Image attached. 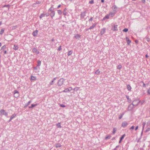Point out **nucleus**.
<instances>
[{
	"label": "nucleus",
	"mask_w": 150,
	"mask_h": 150,
	"mask_svg": "<svg viewBox=\"0 0 150 150\" xmlns=\"http://www.w3.org/2000/svg\"><path fill=\"white\" fill-rule=\"evenodd\" d=\"M124 113H122V114H121V115H120L119 117V119H121L123 115H124Z\"/></svg>",
	"instance_id": "obj_44"
},
{
	"label": "nucleus",
	"mask_w": 150,
	"mask_h": 150,
	"mask_svg": "<svg viewBox=\"0 0 150 150\" xmlns=\"http://www.w3.org/2000/svg\"><path fill=\"white\" fill-rule=\"evenodd\" d=\"M105 28H103L101 30L100 32V34L101 35H103L105 33Z\"/></svg>",
	"instance_id": "obj_13"
},
{
	"label": "nucleus",
	"mask_w": 150,
	"mask_h": 150,
	"mask_svg": "<svg viewBox=\"0 0 150 150\" xmlns=\"http://www.w3.org/2000/svg\"><path fill=\"white\" fill-rule=\"evenodd\" d=\"M45 15H46L47 16H49V13H46L45 14Z\"/></svg>",
	"instance_id": "obj_56"
},
{
	"label": "nucleus",
	"mask_w": 150,
	"mask_h": 150,
	"mask_svg": "<svg viewBox=\"0 0 150 150\" xmlns=\"http://www.w3.org/2000/svg\"><path fill=\"white\" fill-rule=\"evenodd\" d=\"M122 66L120 65H119L117 67V68L119 69H120L122 68Z\"/></svg>",
	"instance_id": "obj_40"
},
{
	"label": "nucleus",
	"mask_w": 150,
	"mask_h": 150,
	"mask_svg": "<svg viewBox=\"0 0 150 150\" xmlns=\"http://www.w3.org/2000/svg\"><path fill=\"white\" fill-rule=\"evenodd\" d=\"M61 146V145L60 144H57L56 145V148L60 147Z\"/></svg>",
	"instance_id": "obj_25"
},
{
	"label": "nucleus",
	"mask_w": 150,
	"mask_h": 150,
	"mask_svg": "<svg viewBox=\"0 0 150 150\" xmlns=\"http://www.w3.org/2000/svg\"><path fill=\"white\" fill-rule=\"evenodd\" d=\"M72 53V51H69L67 55L68 56H70L71 55Z\"/></svg>",
	"instance_id": "obj_28"
},
{
	"label": "nucleus",
	"mask_w": 150,
	"mask_h": 150,
	"mask_svg": "<svg viewBox=\"0 0 150 150\" xmlns=\"http://www.w3.org/2000/svg\"><path fill=\"white\" fill-rule=\"evenodd\" d=\"M127 88L128 91H130L131 89V87L130 85H128L127 86Z\"/></svg>",
	"instance_id": "obj_24"
},
{
	"label": "nucleus",
	"mask_w": 150,
	"mask_h": 150,
	"mask_svg": "<svg viewBox=\"0 0 150 150\" xmlns=\"http://www.w3.org/2000/svg\"><path fill=\"white\" fill-rule=\"evenodd\" d=\"M135 42L136 43H137L138 42V41L137 40H136L135 41Z\"/></svg>",
	"instance_id": "obj_62"
},
{
	"label": "nucleus",
	"mask_w": 150,
	"mask_h": 150,
	"mask_svg": "<svg viewBox=\"0 0 150 150\" xmlns=\"http://www.w3.org/2000/svg\"><path fill=\"white\" fill-rule=\"evenodd\" d=\"M117 27V25H114L113 27V28L112 29V30L113 31H117L118 30Z\"/></svg>",
	"instance_id": "obj_10"
},
{
	"label": "nucleus",
	"mask_w": 150,
	"mask_h": 150,
	"mask_svg": "<svg viewBox=\"0 0 150 150\" xmlns=\"http://www.w3.org/2000/svg\"><path fill=\"white\" fill-rule=\"evenodd\" d=\"M6 112V111L5 110H4L3 109H1L0 110V115H4Z\"/></svg>",
	"instance_id": "obj_8"
},
{
	"label": "nucleus",
	"mask_w": 150,
	"mask_h": 150,
	"mask_svg": "<svg viewBox=\"0 0 150 150\" xmlns=\"http://www.w3.org/2000/svg\"><path fill=\"white\" fill-rule=\"evenodd\" d=\"M134 106L132 104H131L129 106L128 108V110H131L133 108Z\"/></svg>",
	"instance_id": "obj_6"
},
{
	"label": "nucleus",
	"mask_w": 150,
	"mask_h": 150,
	"mask_svg": "<svg viewBox=\"0 0 150 150\" xmlns=\"http://www.w3.org/2000/svg\"><path fill=\"white\" fill-rule=\"evenodd\" d=\"M38 30H36L35 31L33 32L32 33V35L34 36H36L38 34Z\"/></svg>",
	"instance_id": "obj_9"
},
{
	"label": "nucleus",
	"mask_w": 150,
	"mask_h": 150,
	"mask_svg": "<svg viewBox=\"0 0 150 150\" xmlns=\"http://www.w3.org/2000/svg\"><path fill=\"white\" fill-rule=\"evenodd\" d=\"M60 106L63 108L65 107V106L63 104H60Z\"/></svg>",
	"instance_id": "obj_46"
},
{
	"label": "nucleus",
	"mask_w": 150,
	"mask_h": 150,
	"mask_svg": "<svg viewBox=\"0 0 150 150\" xmlns=\"http://www.w3.org/2000/svg\"><path fill=\"white\" fill-rule=\"evenodd\" d=\"M100 73V71L98 70H97L95 72V73L96 74H98Z\"/></svg>",
	"instance_id": "obj_41"
},
{
	"label": "nucleus",
	"mask_w": 150,
	"mask_h": 150,
	"mask_svg": "<svg viewBox=\"0 0 150 150\" xmlns=\"http://www.w3.org/2000/svg\"><path fill=\"white\" fill-rule=\"evenodd\" d=\"M139 103V101L138 100H134L132 103V104L134 106L137 105Z\"/></svg>",
	"instance_id": "obj_3"
},
{
	"label": "nucleus",
	"mask_w": 150,
	"mask_h": 150,
	"mask_svg": "<svg viewBox=\"0 0 150 150\" xmlns=\"http://www.w3.org/2000/svg\"><path fill=\"white\" fill-rule=\"evenodd\" d=\"M45 16V14H44L43 13H42L41 14V15L40 16V18H42V17H44Z\"/></svg>",
	"instance_id": "obj_36"
},
{
	"label": "nucleus",
	"mask_w": 150,
	"mask_h": 150,
	"mask_svg": "<svg viewBox=\"0 0 150 150\" xmlns=\"http://www.w3.org/2000/svg\"><path fill=\"white\" fill-rule=\"evenodd\" d=\"M18 92L17 90H15L14 91V97L17 98L19 96Z\"/></svg>",
	"instance_id": "obj_5"
},
{
	"label": "nucleus",
	"mask_w": 150,
	"mask_h": 150,
	"mask_svg": "<svg viewBox=\"0 0 150 150\" xmlns=\"http://www.w3.org/2000/svg\"><path fill=\"white\" fill-rule=\"evenodd\" d=\"M67 10V9L66 8H65L64 10V11H63V14L64 15H67V12L66 11Z\"/></svg>",
	"instance_id": "obj_19"
},
{
	"label": "nucleus",
	"mask_w": 150,
	"mask_h": 150,
	"mask_svg": "<svg viewBox=\"0 0 150 150\" xmlns=\"http://www.w3.org/2000/svg\"><path fill=\"white\" fill-rule=\"evenodd\" d=\"M55 14V13L54 11H52L51 13L50 16L52 18L54 16Z\"/></svg>",
	"instance_id": "obj_12"
},
{
	"label": "nucleus",
	"mask_w": 150,
	"mask_h": 150,
	"mask_svg": "<svg viewBox=\"0 0 150 150\" xmlns=\"http://www.w3.org/2000/svg\"><path fill=\"white\" fill-rule=\"evenodd\" d=\"M146 125V122H143L142 123V125H143V128L142 129L143 130L144 127Z\"/></svg>",
	"instance_id": "obj_26"
},
{
	"label": "nucleus",
	"mask_w": 150,
	"mask_h": 150,
	"mask_svg": "<svg viewBox=\"0 0 150 150\" xmlns=\"http://www.w3.org/2000/svg\"><path fill=\"white\" fill-rule=\"evenodd\" d=\"M56 126L58 128H61L62 127V126L60 125V122L56 124Z\"/></svg>",
	"instance_id": "obj_21"
},
{
	"label": "nucleus",
	"mask_w": 150,
	"mask_h": 150,
	"mask_svg": "<svg viewBox=\"0 0 150 150\" xmlns=\"http://www.w3.org/2000/svg\"><path fill=\"white\" fill-rule=\"evenodd\" d=\"M138 128V126H137L135 128V130H137Z\"/></svg>",
	"instance_id": "obj_60"
},
{
	"label": "nucleus",
	"mask_w": 150,
	"mask_h": 150,
	"mask_svg": "<svg viewBox=\"0 0 150 150\" xmlns=\"http://www.w3.org/2000/svg\"><path fill=\"white\" fill-rule=\"evenodd\" d=\"M74 37L76 39H79L80 38V36L79 35L77 34L75 35Z\"/></svg>",
	"instance_id": "obj_18"
},
{
	"label": "nucleus",
	"mask_w": 150,
	"mask_h": 150,
	"mask_svg": "<svg viewBox=\"0 0 150 150\" xmlns=\"http://www.w3.org/2000/svg\"><path fill=\"white\" fill-rule=\"evenodd\" d=\"M134 128V126H132L129 129H133Z\"/></svg>",
	"instance_id": "obj_48"
},
{
	"label": "nucleus",
	"mask_w": 150,
	"mask_h": 150,
	"mask_svg": "<svg viewBox=\"0 0 150 150\" xmlns=\"http://www.w3.org/2000/svg\"><path fill=\"white\" fill-rule=\"evenodd\" d=\"M150 130V128L149 127L147 128V129L145 130V132H146L149 131Z\"/></svg>",
	"instance_id": "obj_42"
},
{
	"label": "nucleus",
	"mask_w": 150,
	"mask_h": 150,
	"mask_svg": "<svg viewBox=\"0 0 150 150\" xmlns=\"http://www.w3.org/2000/svg\"><path fill=\"white\" fill-rule=\"evenodd\" d=\"M38 105V104L36 103L35 104H32L31 106H30L29 107V108H32L33 107H35L36 106H37Z\"/></svg>",
	"instance_id": "obj_14"
},
{
	"label": "nucleus",
	"mask_w": 150,
	"mask_h": 150,
	"mask_svg": "<svg viewBox=\"0 0 150 150\" xmlns=\"http://www.w3.org/2000/svg\"><path fill=\"white\" fill-rule=\"evenodd\" d=\"M119 145H118V146H116V147H115V148L114 149V150H116L119 147Z\"/></svg>",
	"instance_id": "obj_51"
},
{
	"label": "nucleus",
	"mask_w": 150,
	"mask_h": 150,
	"mask_svg": "<svg viewBox=\"0 0 150 150\" xmlns=\"http://www.w3.org/2000/svg\"><path fill=\"white\" fill-rule=\"evenodd\" d=\"M16 115V114H14L13 115H12L10 118L11 119H13L14 117H15Z\"/></svg>",
	"instance_id": "obj_23"
},
{
	"label": "nucleus",
	"mask_w": 150,
	"mask_h": 150,
	"mask_svg": "<svg viewBox=\"0 0 150 150\" xmlns=\"http://www.w3.org/2000/svg\"><path fill=\"white\" fill-rule=\"evenodd\" d=\"M93 17H91L88 20V21L89 22L90 21H92L93 20Z\"/></svg>",
	"instance_id": "obj_47"
},
{
	"label": "nucleus",
	"mask_w": 150,
	"mask_h": 150,
	"mask_svg": "<svg viewBox=\"0 0 150 150\" xmlns=\"http://www.w3.org/2000/svg\"><path fill=\"white\" fill-rule=\"evenodd\" d=\"M109 14L110 16L111 17H112L115 15V12H111V13H110Z\"/></svg>",
	"instance_id": "obj_20"
},
{
	"label": "nucleus",
	"mask_w": 150,
	"mask_h": 150,
	"mask_svg": "<svg viewBox=\"0 0 150 150\" xmlns=\"http://www.w3.org/2000/svg\"><path fill=\"white\" fill-rule=\"evenodd\" d=\"M54 81L53 80L51 81L49 84V86H50L51 85H52L54 84Z\"/></svg>",
	"instance_id": "obj_30"
},
{
	"label": "nucleus",
	"mask_w": 150,
	"mask_h": 150,
	"mask_svg": "<svg viewBox=\"0 0 150 150\" xmlns=\"http://www.w3.org/2000/svg\"><path fill=\"white\" fill-rule=\"evenodd\" d=\"M61 46H60L58 48V51H60L61 50Z\"/></svg>",
	"instance_id": "obj_50"
},
{
	"label": "nucleus",
	"mask_w": 150,
	"mask_h": 150,
	"mask_svg": "<svg viewBox=\"0 0 150 150\" xmlns=\"http://www.w3.org/2000/svg\"><path fill=\"white\" fill-rule=\"evenodd\" d=\"M68 89H69L70 90V91H71L72 88L71 87H69L68 88Z\"/></svg>",
	"instance_id": "obj_55"
},
{
	"label": "nucleus",
	"mask_w": 150,
	"mask_h": 150,
	"mask_svg": "<svg viewBox=\"0 0 150 150\" xmlns=\"http://www.w3.org/2000/svg\"><path fill=\"white\" fill-rule=\"evenodd\" d=\"M146 40L148 42H149L150 41V39L149 38H147L146 39Z\"/></svg>",
	"instance_id": "obj_53"
},
{
	"label": "nucleus",
	"mask_w": 150,
	"mask_h": 150,
	"mask_svg": "<svg viewBox=\"0 0 150 150\" xmlns=\"http://www.w3.org/2000/svg\"><path fill=\"white\" fill-rule=\"evenodd\" d=\"M41 4V1H37L36 2V3H35L34 4H33V5H35V4Z\"/></svg>",
	"instance_id": "obj_37"
},
{
	"label": "nucleus",
	"mask_w": 150,
	"mask_h": 150,
	"mask_svg": "<svg viewBox=\"0 0 150 150\" xmlns=\"http://www.w3.org/2000/svg\"><path fill=\"white\" fill-rule=\"evenodd\" d=\"M97 24L96 23L93 24V25L91 26L89 28V29L90 30L92 29L93 28L96 26Z\"/></svg>",
	"instance_id": "obj_11"
},
{
	"label": "nucleus",
	"mask_w": 150,
	"mask_h": 150,
	"mask_svg": "<svg viewBox=\"0 0 150 150\" xmlns=\"http://www.w3.org/2000/svg\"><path fill=\"white\" fill-rule=\"evenodd\" d=\"M4 115H5L7 117V116L8 115V113L6 112V113L4 114Z\"/></svg>",
	"instance_id": "obj_54"
},
{
	"label": "nucleus",
	"mask_w": 150,
	"mask_h": 150,
	"mask_svg": "<svg viewBox=\"0 0 150 150\" xmlns=\"http://www.w3.org/2000/svg\"><path fill=\"white\" fill-rule=\"evenodd\" d=\"M64 81V79L63 78L60 79L58 81L57 84L58 86H61L63 83Z\"/></svg>",
	"instance_id": "obj_1"
},
{
	"label": "nucleus",
	"mask_w": 150,
	"mask_h": 150,
	"mask_svg": "<svg viewBox=\"0 0 150 150\" xmlns=\"http://www.w3.org/2000/svg\"><path fill=\"white\" fill-rule=\"evenodd\" d=\"M38 65L37 66H40L41 64V61L40 60H38Z\"/></svg>",
	"instance_id": "obj_29"
},
{
	"label": "nucleus",
	"mask_w": 150,
	"mask_h": 150,
	"mask_svg": "<svg viewBox=\"0 0 150 150\" xmlns=\"http://www.w3.org/2000/svg\"><path fill=\"white\" fill-rule=\"evenodd\" d=\"M61 6V5H59L58 6V7H57V8H59Z\"/></svg>",
	"instance_id": "obj_64"
},
{
	"label": "nucleus",
	"mask_w": 150,
	"mask_h": 150,
	"mask_svg": "<svg viewBox=\"0 0 150 150\" xmlns=\"http://www.w3.org/2000/svg\"><path fill=\"white\" fill-rule=\"evenodd\" d=\"M6 47V46L4 45L1 47V49H3Z\"/></svg>",
	"instance_id": "obj_61"
},
{
	"label": "nucleus",
	"mask_w": 150,
	"mask_h": 150,
	"mask_svg": "<svg viewBox=\"0 0 150 150\" xmlns=\"http://www.w3.org/2000/svg\"><path fill=\"white\" fill-rule=\"evenodd\" d=\"M109 15H106L103 18V20H105L107 19H108L109 18Z\"/></svg>",
	"instance_id": "obj_15"
},
{
	"label": "nucleus",
	"mask_w": 150,
	"mask_h": 150,
	"mask_svg": "<svg viewBox=\"0 0 150 150\" xmlns=\"http://www.w3.org/2000/svg\"><path fill=\"white\" fill-rule=\"evenodd\" d=\"M142 82L143 83V87H145V84L142 81Z\"/></svg>",
	"instance_id": "obj_58"
},
{
	"label": "nucleus",
	"mask_w": 150,
	"mask_h": 150,
	"mask_svg": "<svg viewBox=\"0 0 150 150\" xmlns=\"http://www.w3.org/2000/svg\"><path fill=\"white\" fill-rule=\"evenodd\" d=\"M142 2L144 3L145 2V0H142Z\"/></svg>",
	"instance_id": "obj_63"
},
{
	"label": "nucleus",
	"mask_w": 150,
	"mask_h": 150,
	"mask_svg": "<svg viewBox=\"0 0 150 150\" xmlns=\"http://www.w3.org/2000/svg\"><path fill=\"white\" fill-rule=\"evenodd\" d=\"M33 52L37 54H38L39 53V51L37 50V49L35 48H34L32 50Z\"/></svg>",
	"instance_id": "obj_7"
},
{
	"label": "nucleus",
	"mask_w": 150,
	"mask_h": 150,
	"mask_svg": "<svg viewBox=\"0 0 150 150\" xmlns=\"http://www.w3.org/2000/svg\"><path fill=\"white\" fill-rule=\"evenodd\" d=\"M79 88L78 87H76L74 89V91H77L79 89Z\"/></svg>",
	"instance_id": "obj_35"
},
{
	"label": "nucleus",
	"mask_w": 150,
	"mask_h": 150,
	"mask_svg": "<svg viewBox=\"0 0 150 150\" xmlns=\"http://www.w3.org/2000/svg\"><path fill=\"white\" fill-rule=\"evenodd\" d=\"M18 47L17 45H14V47H13V49L15 50H18Z\"/></svg>",
	"instance_id": "obj_31"
},
{
	"label": "nucleus",
	"mask_w": 150,
	"mask_h": 150,
	"mask_svg": "<svg viewBox=\"0 0 150 150\" xmlns=\"http://www.w3.org/2000/svg\"><path fill=\"white\" fill-rule=\"evenodd\" d=\"M31 80H33V81H35L36 80V78L33 76H31Z\"/></svg>",
	"instance_id": "obj_17"
},
{
	"label": "nucleus",
	"mask_w": 150,
	"mask_h": 150,
	"mask_svg": "<svg viewBox=\"0 0 150 150\" xmlns=\"http://www.w3.org/2000/svg\"><path fill=\"white\" fill-rule=\"evenodd\" d=\"M38 67L37 66L35 67H34V69L35 70H37L38 69Z\"/></svg>",
	"instance_id": "obj_57"
},
{
	"label": "nucleus",
	"mask_w": 150,
	"mask_h": 150,
	"mask_svg": "<svg viewBox=\"0 0 150 150\" xmlns=\"http://www.w3.org/2000/svg\"><path fill=\"white\" fill-rule=\"evenodd\" d=\"M116 131V129L115 128H113V130H112V134H115V132Z\"/></svg>",
	"instance_id": "obj_39"
},
{
	"label": "nucleus",
	"mask_w": 150,
	"mask_h": 150,
	"mask_svg": "<svg viewBox=\"0 0 150 150\" xmlns=\"http://www.w3.org/2000/svg\"><path fill=\"white\" fill-rule=\"evenodd\" d=\"M126 40L127 41V43L128 45H129L131 42V40L129 39L128 37L126 38Z\"/></svg>",
	"instance_id": "obj_16"
},
{
	"label": "nucleus",
	"mask_w": 150,
	"mask_h": 150,
	"mask_svg": "<svg viewBox=\"0 0 150 150\" xmlns=\"http://www.w3.org/2000/svg\"><path fill=\"white\" fill-rule=\"evenodd\" d=\"M128 29L126 28H125L124 29H123V31L124 32H126L128 31Z\"/></svg>",
	"instance_id": "obj_38"
},
{
	"label": "nucleus",
	"mask_w": 150,
	"mask_h": 150,
	"mask_svg": "<svg viewBox=\"0 0 150 150\" xmlns=\"http://www.w3.org/2000/svg\"><path fill=\"white\" fill-rule=\"evenodd\" d=\"M128 123L126 121L123 122L121 126L124 128L126 127L128 125Z\"/></svg>",
	"instance_id": "obj_4"
},
{
	"label": "nucleus",
	"mask_w": 150,
	"mask_h": 150,
	"mask_svg": "<svg viewBox=\"0 0 150 150\" xmlns=\"http://www.w3.org/2000/svg\"><path fill=\"white\" fill-rule=\"evenodd\" d=\"M87 11L85 10L83 11V12H81V18H84V17L86 16V14L87 13Z\"/></svg>",
	"instance_id": "obj_2"
},
{
	"label": "nucleus",
	"mask_w": 150,
	"mask_h": 150,
	"mask_svg": "<svg viewBox=\"0 0 150 150\" xmlns=\"http://www.w3.org/2000/svg\"><path fill=\"white\" fill-rule=\"evenodd\" d=\"M48 11H51L52 12V11H53V8L52 7H51L50 8L49 10H48Z\"/></svg>",
	"instance_id": "obj_43"
},
{
	"label": "nucleus",
	"mask_w": 150,
	"mask_h": 150,
	"mask_svg": "<svg viewBox=\"0 0 150 150\" xmlns=\"http://www.w3.org/2000/svg\"><path fill=\"white\" fill-rule=\"evenodd\" d=\"M147 92H148V93L149 94H150V88H149V89L148 90V91H147Z\"/></svg>",
	"instance_id": "obj_52"
},
{
	"label": "nucleus",
	"mask_w": 150,
	"mask_h": 150,
	"mask_svg": "<svg viewBox=\"0 0 150 150\" xmlns=\"http://www.w3.org/2000/svg\"><path fill=\"white\" fill-rule=\"evenodd\" d=\"M70 91V90L67 88H66L65 90H64L63 91V92L67 93V92H69Z\"/></svg>",
	"instance_id": "obj_22"
},
{
	"label": "nucleus",
	"mask_w": 150,
	"mask_h": 150,
	"mask_svg": "<svg viewBox=\"0 0 150 150\" xmlns=\"http://www.w3.org/2000/svg\"><path fill=\"white\" fill-rule=\"evenodd\" d=\"M117 8L116 7V6H113L112 7V8L113 9H115V8Z\"/></svg>",
	"instance_id": "obj_49"
},
{
	"label": "nucleus",
	"mask_w": 150,
	"mask_h": 150,
	"mask_svg": "<svg viewBox=\"0 0 150 150\" xmlns=\"http://www.w3.org/2000/svg\"><path fill=\"white\" fill-rule=\"evenodd\" d=\"M4 7H8L9 6L8 5H5L4 6Z\"/></svg>",
	"instance_id": "obj_59"
},
{
	"label": "nucleus",
	"mask_w": 150,
	"mask_h": 150,
	"mask_svg": "<svg viewBox=\"0 0 150 150\" xmlns=\"http://www.w3.org/2000/svg\"><path fill=\"white\" fill-rule=\"evenodd\" d=\"M57 13L59 15H61L62 14V11L61 10H58L57 11Z\"/></svg>",
	"instance_id": "obj_33"
},
{
	"label": "nucleus",
	"mask_w": 150,
	"mask_h": 150,
	"mask_svg": "<svg viewBox=\"0 0 150 150\" xmlns=\"http://www.w3.org/2000/svg\"><path fill=\"white\" fill-rule=\"evenodd\" d=\"M31 100L29 101L27 104H26L25 105V107H27L31 103Z\"/></svg>",
	"instance_id": "obj_27"
},
{
	"label": "nucleus",
	"mask_w": 150,
	"mask_h": 150,
	"mask_svg": "<svg viewBox=\"0 0 150 150\" xmlns=\"http://www.w3.org/2000/svg\"><path fill=\"white\" fill-rule=\"evenodd\" d=\"M125 134H123L121 136V137L120 138V140H122L123 139L124 137H125Z\"/></svg>",
	"instance_id": "obj_32"
},
{
	"label": "nucleus",
	"mask_w": 150,
	"mask_h": 150,
	"mask_svg": "<svg viewBox=\"0 0 150 150\" xmlns=\"http://www.w3.org/2000/svg\"><path fill=\"white\" fill-rule=\"evenodd\" d=\"M4 31V29H2L0 32V34L2 35Z\"/></svg>",
	"instance_id": "obj_34"
},
{
	"label": "nucleus",
	"mask_w": 150,
	"mask_h": 150,
	"mask_svg": "<svg viewBox=\"0 0 150 150\" xmlns=\"http://www.w3.org/2000/svg\"><path fill=\"white\" fill-rule=\"evenodd\" d=\"M94 3V1L92 0L89 1V3L90 4H93Z\"/></svg>",
	"instance_id": "obj_45"
}]
</instances>
